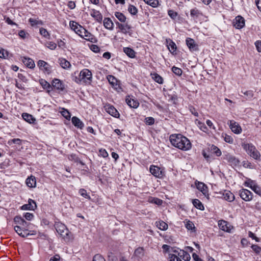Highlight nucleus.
I'll return each instance as SVG.
<instances>
[{
	"instance_id": "obj_38",
	"label": "nucleus",
	"mask_w": 261,
	"mask_h": 261,
	"mask_svg": "<svg viewBox=\"0 0 261 261\" xmlns=\"http://www.w3.org/2000/svg\"><path fill=\"white\" fill-rule=\"evenodd\" d=\"M115 16L121 22H124L126 20V17L121 12H116L115 13Z\"/></svg>"
},
{
	"instance_id": "obj_25",
	"label": "nucleus",
	"mask_w": 261,
	"mask_h": 261,
	"mask_svg": "<svg viewBox=\"0 0 261 261\" xmlns=\"http://www.w3.org/2000/svg\"><path fill=\"white\" fill-rule=\"evenodd\" d=\"M197 188L205 196L208 195V189L206 185L204 184L199 182L197 185Z\"/></svg>"
},
{
	"instance_id": "obj_48",
	"label": "nucleus",
	"mask_w": 261,
	"mask_h": 261,
	"mask_svg": "<svg viewBox=\"0 0 261 261\" xmlns=\"http://www.w3.org/2000/svg\"><path fill=\"white\" fill-rule=\"evenodd\" d=\"M128 11L132 15H136L138 12L137 8L133 5L129 6L128 8Z\"/></svg>"
},
{
	"instance_id": "obj_47",
	"label": "nucleus",
	"mask_w": 261,
	"mask_h": 261,
	"mask_svg": "<svg viewBox=\"0 0 261 261\" xmlns=\"http://www.w3.org/2000/svg\"><path fill=\"white\" fill-rule=\"evenodd\" d=\"M9 53L5 49H0V58L7 59L8 58Z\"/></svg>"
},
{
	"instance_id": "obj_41",
	"label": "nucleus",
	"mask_w": 261,
	"mask_h": 261,
	"mask_svg": "<svg viewBox=\"0 0 261 261\" xmlns=\"http://www.w3.org/2000/svg\"><path fill=\"white\" fill-rule=\"evenodd\" d=\"M40 85L44 89H49L51 88L50 85L45 80L41 79L39 81Z\"/></svg>"
},
{
	"instance_id": "obj_29",
	"label": "nucleus",
	"mask_w": 261,
	"mask_h": 261,
	"mask_svg": "<svg viewBox=\"0 0 261 261\" xmlns=\"http://www.w3.org/2000/svg\"><path fill=\"white\" fill-rule=\"evenodd\" d=\"M123 52L129 58H134L136 56V53L134 49L130 47H124Z\"/></svg>"
},
{
	"instance_id": "obj_10",
	"label": "nucleus",
	"mask_w": 261,
	"mask_h": 261,
	"mask_svg": "<svg viewBox=\"0 0 261 261\" xmlns=\"http://www.w3.org/2000/svg\"><path fill=\"white\" fill-rule=\"evenodd\" d=\"M107 79L111 86L117 91H119L121 90L119 84H118V81L115 77L112 75H109L107 76Z\"/></svg>"
},
{
	"instance_id": "obj_27",
	"label": "nucleus",
	"mask_w": 261,
	"mask_h": 261,
	"mask_svg": "<svg viewBox=\"0 0 261 261\" xmlns=\"http://www.w3.org/2000/svg\"><path fill=\"white\" fill-rule=\"evenodd\" d=\"M134 255L138 259L142 258L144 255V250L143 247L137 248L134 252Z\"/></svg>"
},
{
	"instance_id": "obj_52",
	"label": "nucleus",
	"mask_w": 261,
	"mask_h": 261,
	"mask_svg": "<svg viewBox=\"0 0 261 261\" xmlns=\"http://www.w3.org/2000/svg\"><path fill=\"white\" fill-rule=\"evenodd\" d=\"M200 14V11L196 8L192 9L190 11V15L192 17H198Z\"/></svg>"
},
{
	"instance_id": "obj_39",
	"label": "nucleus",
	"mask_w": 261,
	"mask_h": 261,
	"mask_svg": "<svg viewBox=\"0 0 261 261\" xmlns=\"http://www.w3.org/2000/svg\"><path fill=\"white\" fill-rule=\"evenodd\" d=\"M169 51L171 53H174L176 50V45L174 42L170 40L169 44L167 45Z\"/></svg>"
},
{
	"instance_id": "obj_14",
	"label": "nucleus",
	"mask_w": 261,
	"mask_h": 261,
	"mask_svg": "<svg viewBox=\"0 0 261 261\" xmlns=\"http://www.w3.org/2000/svg\"><path fill=\"white\" fill-rule=\"evenodd\" d=\"M14 230L19 236L23 238H25L31 234L29 232L28 229H24L20 226H15Z\"/></svg>"
},
{
	"instance_id": "obj_5",
	"label": "nucleus",
	"mask_w": 261,
	"mask_h": 261,
	"mask_svg": "<svg viewBox=\"0 0 261 261\" xmlns=\"http://www.w3.org/2000/svg\"><path fill=\"white\" fill-rule=\"evenodd\" d=\"M149 170L150 173L158 178H161L164 176V169H162L156 166L151 165Z\"/></svg>"
},
{
	"instance_id": "obj_18",
	"label": "nucleus",
	"mask_w": 261,
	"mask_h": 261,
	"mask_svg": "<svg viewBox=\"0 0 261 261\" xmlns=\"http://www.w3.org/2000/svg\"><path fill=\"white\" fill-rule=\"evenodd\" d=\"M221 194L224 199L229 202L234 200V196L230 191L225 190Z\"/></svg>"
},
{
	"instance_id": "obj_30",
	"label": "nucleus",
	"mask_w": 261,
	"mask_h": 261,
	"mask_svg": "<svg viewBox=\"0 0 261 261\" xmlns=\"http://www.w3.org/2000/svg\"><path fill=\"white\" fill-rule=\"evenodd\" d=\"M178 255L179 256L180 258L185 261H188L190 259L191 257L190 254L182 250H179V252L178 253Z\"/></svg>"
},
{
	"instance_id": "obj_15",
	"label": "nucleus",
	"mask_w": 261,
	"mask_h": 261,
	"mask_svg": "<svg viewBox=\"0 0 261 261\" xmlns=\"http://www.w3.org/2000/svg\"><path fill=\"white\" fill-rule=\"evenodd\" d=\"M36 207V202L31 199H29L28 203L23 205L21 206V209L23 210H34Z\"/></svg>"
},
{
	"instance_id": "obj_19",
	"label": "nucleus",
	"mask_w": 261,
	"mask_h": 261,
	"mask_svg": "<svg viewBox=\"0 0 261 261\" xmlns=\"http://www.w3.org/2000/svg\"><path fill=\"white\" fill-rule=\"evenodd\" d=\"M82 30L85 32V34L84 35L83 38H84L85 40H86L88 41H90L91 42L94 43V42H96V41H97L95 37L93 34H92L91 33L89 32L86 29H82Z\"/></svg>"
},
{
	"instance_id": "obj_12",
	"label": "nucleus",
	"mask_w": 261,
	"mask_h": 261,
	"mask_svg": "<svg viewBox=\"0 0 261 261\" xmlns=\"http://www.w3.org/2000/svg\"><path fill=\"white\" fill-rule=\"evenodd\" d=\"M228 124H229V127L232 132H233L234 133L239 134L241 133V127L234 120H230Z\"/></svg>"
},
{
	"instance_id": "obj_23",
	"label": "nucleus",
	"mask_w": 261,
	"mask_h": 261,
	"mask_svg": "<svg viewBox=\"0 0 261 261\" xmlns=\"http://www.w3.org/2000/svg\"><path fill=\"white\" fill-rule=\"evenodd\" d=\"M103 25L104 27L109 30H113L114 28V23L110 18L106 17L103 19Z\"/></svg>"
},
{
	"instance_id": "obj_57",
	"label": "nucleus",
	"mask_w": 261,
	"mask_h": 261,
	"mask_svg": "<svg viewBox=\"0 0 261 261\" xmlns=\"http://www.w3.org/2000/svg\"><path fill=\"white\" fill-rule=\"evenodd\" d=\"M252 190L256 194L261 196V188L259 186L257 185L256 186H253Z\"/></svg>"
},
{
	"instance_id": "obj_44",
	"label": "nucleus",
	"mask_w": 261,
	"mask_h": 261,
	"mask_svg": "<svg viewBox=\"0 0 261 261\" xmlns=\"http://www.w3.org/2000/svg\"><path fill=\"white\" fill-rule=\"evenodd\" d=\"M211 149L214 151L216 156H219L221 155V150L216 146L212 145L211 147Z\"/></svg>"
},
{
	"instance_id": "obj_22",
	"label": "nucleus",
	"mask_w": 261,
	"mask_h": 261,
	"mask_svg": "<svg viewBox=\"0 0 261 261\" xmlns=\"http://www.w3.org/2000/svg\"><path fill=\"white\" fill-rule=\"evenodd\" d=\"M72 124L77 128L82 129L84 124L82 122V121L77 117L74 116L71 119Z\"/></svg>"
},
{
	"instance_id": "obj_56",
	"label": "nucleus",
	"mask_w": 261,
	"mask_h": 261,
	"mask_svg": "<svg viewBox=\"0 0 261 261\" xmlns=\"http://www.w3.org/2000/svg\"><path fill=\"white\" fill-rule=\"evenodd\" d=\"M93 261H106V260L101 255L97 254L94 256Z\"/></svg>"
},
{
	"instance_id": "obj_46",
	"label": "nucleus",
	"mask_w": 261,
	"mask_h": 261,
	"mask_svg": "<svg viewBox=\"0 0 261 261\" xmlns=\"http://www.w3.org/2000/svg\"><path fill=\"white\" fill-rule=\"evenodd\" d=\"M245 186L249 187L251 190L252 189L253 186H256L257 185L255 182L250 179H249L245 182Z\"/></svg>"
},
{
	"instance_id": "obj_64",
	"label": "nucleus",
	"mask_w": 261,
	"mask_h": 261,
	"mask_svg": "<svg viewBox=\"0 0 261 261\" xmlns=\"http://www.w3.org/2000/svg\"><path fill=\"white\" fill-rule=\"evenodd\" d=\"M24 217L27 220H31L34 217V215L32 213H26L24 215Z\"/></svg>"
},
{
	"instance_id": "obj_61",
	"label": "nucleus",
	"mask_w": 261,
	"mask_h": 261,
	"mask_svg": "<svg viewBox=\"0 0 261 261\" xmlns=\"http://www.w3.org/2000/svg\"><path fill=\"white\" fill-rule=\"evenodd\" d=\"M251 248L256 253H259L261 252V247H260L257 245H252L251 246Z\"/></svg>"
},
{
	"instance_id": "obj_54",
	"label": "nucleus",
	"mask_w": 261,
	"mask_h": 261,
	"mask_svg": "<svg viewBox=\"0 0 261 261\" xmlns=\"http://www.w3.org/2000/svg\"><path fill=\"white\" fill-rule=\"evenodd\" d=\"M170 261H182L177 254H169Z\"/></svg>"
},
{
	"instance_id": "obj_32",
	"label": "nucleus",
	"mask_w": 261,
	"mask_h": 261,
	"mask_svg": "<svg viewBox=\"0 0 261 261\" xmlns=\"http://www.w3.org/2000/svg\"><path fill=\"white\" fill-rule=\"evenodd\" d=\"M23 62L28 67L32 69L35 67V63L34 61L30 58H24Z\"/></svg>"
},
{
	"instance_id": "obj_13",
	"label": "nucleus",
	"mask_w": 261,
	"mask_h": 261,
	"mask_svg": "<svg viewBox=\"0 0 261 261\" xmlns=\"http://www.w3.org/2000/svg\"><path fill=\"white\" fill-rule=\"evenodd\" d=\"M224 159L226 160L232 166H238L240 162L237 158L230 154H227L225 155Z\"/></svg>"
},
{
	"instance_id": "obj_36",
	"label": "nucleus",
	"mask_w": 261,
	"mask_h": 261,
	"mask_svg": "<svg viewBox=\"0 0 261 261\" xmlns=\"http://www.w3.org/2000/svg\"><path fill=\"white\" fill-rule=\"evenodd\" d=\"M70 27L76 34H77V30H80L79 27H82V25L78 24L77 22L71 21L69 23Z\"/></svg>"
},
{
	"instance_id": "obj_9",
	"label": "nucleus",
	"mask_w": 261,
	"mask_h": 261,
	"mask_svg": "<svg viewBox=\"0 0 261 261\" xmlns=\"http://www.w3.org/2000/svg\"><path fill=\"white\" fill-rule=\"evenodd\" d=\"M187 46L191 51H195L198 50V46L195 43L194 39L191 38H187L186 40Z\"/></svg>"
},
{
	"instance_id": "obj_49",
	"label": "nucleus",
	"mask_w": 261,
	"mask_h": 261,
	"mask_svg": "<svg viewBox=\"0 0 261 261\" xmlns=\"http://www.w3.org/2000/svg\"><path fill=\"white\" fill-rule=\"evenodd\" d=\"M79 193L81 194V196L88 199H90L91 198L90 195L87 194L86 190L84 189H80Z\"/></svg>"
},
{
	"instance_id": "obj_53",
	"label": "nucleus",
	"mask_w": 261,
	"mask_h": 261,
	"mask_svg": "<svg viewBox=\"0 0 261 261\" xmlns=\"http://www.w3.org/2000/svg\"><path fill=\"white\" fill-rule=\"evenodd\" d=\"M46 46L47 47L51 50H54L57 47V44L52 41L46 42Z\"/></svg>"
},
{
	"instance_id": "obj_60",
	"label": "nucleus",
	"mask_w": 261,
	"mask_h": 261,
	"mask_svg": "<svg viewBox=\"0 0 261 261\" xmlns=\"http://www.w3.org/2000/svg\"><path fill=\"white\" fill-rule=\"evenodd\" d=\"M151 202L160 205L162 204L163 201L161 199H159L158 198H153L151 200Z\"/></svg>"
},
{
	"instance_id": "obj_34",
	"label": "nucleus",
	"mask_w": 261,
	"mask_h": 261,
	"mask_svg": "<svg viewBox=\"0 0 261 261\" xmlns=\"http://www.w3.org/2000/svg\"><path fill=\"white\" fill-rule=\"evenodd\" d=\"M156 226L159 228V229L162 230H166L168 229V225L163 221H159V222H156Z\"/></svg>"
},
{
	"instance_id": "obj_6",
	"label": "nucleus",
	"mask_w": 261,
	"mask_h": 261,
	"mask_svg": "<svg viewBox=\"0 0 261 261\" xmlns=\"http://www.w3.org/2000/svg\"><path fill=\"white\" fill-rule=\"evenodd\" d=\"M241 198L246 201H249L252 199V193L248 190L243 189L239 193Z\"/></svg>"
},
{
	"instance_id": "obj_26",
	"label": "nucleus",
	"mask_w": 261,
	"mask_h": 261,
	"mask_svg": "<svg viewBox=\"0 0 261 261\" xmlns=\"http://www.w3.org/2000/svg\"><path fill=\"white\" fill-rule=\"evenodd\" d=\"M23 119L29 123H33L36 121L35 118L31 114L24 113L22 114Z\"/></svg>"
},
{
	"instance_id": "obj_58",
	"label": "nucleus",
	"mask_w": 261,
	"mask_h": 261,
	"mask_svg": "<svg viewBox=\"0 0 261 261\" xmlns=\"http://www.w3.org/2000/svg\"><path fill=\"white\" fill-rule=\"evenodd\" d=\"M23 220V219L21 218L20 216H16L14 219V222L16 224L19 225V226L21 225Z\"/></svg>"
},
{
	"instance_id": "obj_51",
	"label": "nucleus",
	"mask_w": 261,
	"mask_h": 261,
	"mask_svg": "<svg viewBox=\"0 0 261 261\" xmlns=\"http://www.w3.org/2000/svg\"><path fill=\"white\" fill-rule=\"evenodd\" d=\"M145 3L150 5L153 7H156L158 4V1L157 0H144Z\"/></svg>"
},
{
	"instance_id": "obj_3",
	"label": "nucleus",
	"mask_w": 261,
	"mask_h": 261,
	"mask_svg": "<svg viewBox=\"0 0 261 261\" xmlns=\"http://www.w3.org/2000/svg\"><path fill=\"white\" fill-rule=\"evenodd\" d=\"M243 148L250 156L255 160L259 159L260 156V153L253 145L252 144H245L243 145Z\"/></svg>"
},
{
	"instance_id": "obj_1",
	"label": "nucleus",
	"mask_w": 261,
	"mask_h": 261,
	"mask_svg": "<svg viewBox=\"0 0 261 261\" xmlns=\"http://www.w3.org/2000/svg\"><path fill=\"white\" fill-rule=\"evenodd\" d=\"M169 139L171 144L179 149L186 151L191 148L190 140L181 134H172Z\"/></svg>"
},
{
	"instance_id": "obj_16",
	"label": "nucleus",
	"mask_w": 261,
	"mask_h": 261,
	"mask_svg": "<svg viewBox=\"0 0 261 261\" xmlns=\"http://www.w3.org/2000/svg\"><path fill=\"white\" fill-rule=\"evenodd\" d=\"M52 86L54 88L61 91H63L65 89V86L62 82L58 79H55L52 81Z\"/></svg>"
},
{
	"instance_id": "obj_21",
	"label": "nucleus",
	"mask_w": 261,
	"mask_h": 261,
	"mask_svg": "<svg viewBox=\"0 0 261 261\" xmlns=\"http://www.w3.org/2000/svg\"><path fill=\"white\" fill-rule=\"evenodd\" d=\"M91 16L93 17L97 21L101 22L102 20V15L99 11L92 9L91 12Z\"/></svg>"
},
{
	"instance_id": "obj_28",
	"label": "nucleus",
	"mask_w": 261,
	"mask_h": 261,
	"mask_svg": "<svg viewBox=\"0 0 261 261\" xmlns=\"http://www.w3.org/2000/svg\"><path fill=\"white\" fill-rule=\"evenodd\" d=\"M59 63L60 66L64 69H69L71 66L70 62L64 58L59 59Z\"/></svg>"
},
{
	"instance_id": "obj_2",
	"label": "nucleus",
	"mask_w": 261,
	"mask_h": 261,
	"mask_svg": "<svg viewBox=\"0 0 261 261\" xmlns=\"http://www.w3.org/2000/svg\"><path fill=\"white\" fill-rule=\"evenodd\" d=\"M91 72L88 69H84L75 77L74 81L80 84H90L92 82Z\"/></svg>"
},
{
	"instance_id": "obj_43",
	"label": "nucleus",
	"mask_w": 261,
	"mask_h": 261,
	"mask_svg": "<svg viewBox=\"0 0 261 261\" xmlns=\"http://www.w3.org/2000/svg\"><path fill=\"white\" fill-rule=\"evenodd\" d=\"M61 113L62 116L64 118H65L66 119H69L70 118V117H71L70 113L67 110H66L64 108H63Z\"/></svg>"
},
{
	"instance_id": "obj_50",
	"label": "nucleus",
	"mask_w": 261,
	"mask_h": 261,
	"mask_svg": "<svg viewBox=\"0 0 261 261\" xmlns=\"http://www.w3.org/2000/svg\"><path fill=\"white\" fill-rule=\"evenodd\" d=\"M172 71L174 74L178 76L181 75L182 72V70L180 68L175 66H173L172 68Z\"/></svg>"
},
{
	"instance_id": "obj_45",
	"label": "nucleus",
	"mask_w": 261,
	"mask_h": 261,
	"mask_svg": "<svg viewBox=\"0 0 261 261\" xmlns=\"http://www.w3.org/2000/svg\"><path fill=\"white\" fill-rule=\"evenodd\" d=\"M242 92L246 96V99H251L253 96V92L251 90L246 91L243 92L242 91Z\"/></svg>"
},
{
	"instance_id": "obj_17",
	"label": "nucleus",
	"mask_w": 261,
	"mask_h": 261,
	"mask_svg": "<svg viewBox=\"0 0 261 261\" xmlns=\"http://www.w3.org/2000/svg\"><path fill=\"white\" fill-rule=\"evenodd\" d=\"M106 111L112 116L115 118H119L120 114L118 111L111 105H108L106 107Z\"/></svg>"
},
{
	"instance_id": "obj_4",
	"label": "nucleus",
	"mask_w": 261,
	"mask_h": 261,
	"mask_svg": "<svg viewBox=\"0 0 261 261\" xmlns=\"http://www.w3.org/2000/svg\"><path fill=\"white\" fill-rule=\"evenodd\" d=\"M55 228L57 232L63 238H65L68 235L69 230L66 226L62 223H57L55 224Z\"/></svg>"
},
{
	"instance_id": "obj_8",
	"label": "nucleus",
	"mask_w": 261,
	"mask_h": 261,
	"mask_svg": "<svg viewBox=\"0 0 261 261\" xmlns=\"http://www.w3.org/2000/svg\"><path fill=\"white\" fill-rule=\"evenodd\" d=\"M233 24L236 29H242L245 26V19L241 16L238 15L233 20Z\"/></svg>"
},
{
	"instance_id": "obj_62",
	"label": "nucleus",
	"mask_w": 261,
	"mask_h": 261,
	"mask_svg": "<svg viewBox=\"0 0 261 261\" xmlns=\"http://www.w3.org/2000/svg\"><path fill=\"white\" fill-rule=\"evenodd\" d=\"M146 123L148 125H152L154 123V119L153 118L149 117L146 118Z\"/></svg>"
},
{
	"instance_id": "obj_33",
	"label": "nucleus",
	"mask_w": 261,
	"mask_h": 261,
	"mask_svg": "<svg viewBox=\"0 0 261 261\" xmlns=\"http://www.w3.org/2000/svg\"><path fill=\"white\" fill-rule=\"evenodd\" d=\"M192 203L196 208L200 210H204V206L199 199H193L192 201Z\"/></svg>"
},
{
	"instance_id": "obj_31",
	"label": "nucleus",
	"mask_w": 261,
	"mask_h": 261,
	"mask_svg": "<svg viewBox=\"0 0 261 261\" xmlns=\"http://www.w3.org/2000/svg\"><path fill=\"white\" fill-rule=\"evenodd\" d=\"M185 227L188 230H190L191 232H195L196 231V228L194 223L190 220L185 222Z\"/></svg>"
},
{
	"instance_id": "obj_7",
	"label": "nucleus",
	"mask_w": 261,
	"mask_h": 261,
	"mask_svg": "<svg viewBox=\"0 0 261 261\" xmlns=\"http://www.w3.org/2000/svg\"><path fill=\"white\" fill-rule=\"evenodd\" d=\"M37 65L45 73L49 74L51 72V66L47 62L43 60H39L37 63Z\"/></svg>"
},
{
	"instance_id": "obj_40",
	"label": "nucleus",
	"mask_w": 261,
	"mask_h": 261,
	"mask_svg": "<svg viewBox=\"0 0 261 261\" xmlns=\"http://www.w3.org/2000/svg\"><path fill=\"white\" fill-rule=\"evenodd\" d=\"M132 27L127 23H125L124 27L122 31L124 34H128L129 35L132 34Z\"/></svg>"
},
{
	"instance_id": "obj_37",
	"label": "nucleus",
	"mask_w": 261,
	"mask_h": 261,
	"mask_svg": "<svg viewBox=\"0 0 261 261\" xmlns=\"http://www.w3.org/2000/svg\"><path fill=\"white\" fill-rule=\"evenodd\" d=\"M29 21L31 23L32 26L43 24V22L41 20H37L36 19H34L33 18H30L29 19Z\"/></svg>"
},
{
	"instance_id": "obj_63",
	"label": "nucleus",
	"mask_w": 261,
	"mask_h": 261,
	"mask_svg": "<svg viewBox=\"0 0 261 261\" xmlns=\"http://www.w3.org/2000/svg\"><path fill=\"white\" fill-rule=\"evenodd\" d=\"M90 49L94 53H98L100 51V48L97 45L94 44L91 46Z\"/></svg>"
},
{
	"instance_id": "obj_42",
	"label": "nucleus",
	"mask_w": 261,
	"mask_h": 261,
	"mask_svg": "<svg viewBox=\"0 0 261 261\" xmlns=\"http://www.w3.org/2000/svg\"><path fill=\"white\" fill-rule=\"evenodd\" d=\"M40 33L41 35H42L44 37L46 38L49 39L50 38V34L47 32V31L41 28L40 29Z\"/></svg>"
},
{
	"instance_id": "obj_55",
	"label": "nucleus",
	"mask_w": 261,
	"mask_h": 261,
	"mask_svg": "<svg viewBox=\"0 0 261 261\" xmlns=\"http://www.w3.org/2000/svg\"><path fill=\"white\" fill-rule=\"evenodd\" d=\"M168 14L172 19H175L177 16V13L173 10H169Z\"/></svg>"
},
{
	"instance_id": "obj_11",
	"label": "nucleus",
	"mask_w": 261,
	"mask_h": 261,
	"mask_svg": "<svg viewBox=\"0 0 261 261\" xmlns=\"http://www.w3.org/2000/svg\"><path fill=\"white\" fill-rule=\"evenodd\" d=\"M218 226L220 229L227 232H230L231 229L232 228L227 221L223 220L218 221Z\"/></svg>"
},
{
	"instance_id": "obj_24",
	"label": "nucleus",
	"mask_w": 261,
	"mask_h": 261,
	"mask_svg": "<svg viewBox=\"0 0 261 261\" xmlns=\"http://www.w3.org/2000/svg\"><path fill=\"white\" fill-rule=\"evenodd\" d=\"M26 185L30 188H34L36 187V181L35 176H31L27 178L25 180Z\"/></svg>"
},
{
	"instance_id": "obj_59",
	"label": "nucleus",
	"mask_w": 261,
	"mask_h": 261,
	"mask_svg": "<svg viewBox=\"0 0 261 261\" xmlns=\"http://www.w3.org/2000/svg\"><path fill=\"white\" fill-rule=\"evenodd\" d=\"M21 142V140L20 139L17 138V139H13L9 140L8 141V143L9 145L12 144V143L20 144Z\"/></svg>"
},
{
	"instance_id": "obj_20",
	"label": "nucleus",
	"mask_w": 261,
	"mask_h": 261,
	"mask_svg": "<svg viewBox=\"0 0 261 261\" xmlns=\"http://www.w3.org/2000/svg\"><path fill=\"white\" fill-rule=\"evenodd\" d=\"M126 103L130 107L133 108H137L138 107L139 105V103L138 100H135V99L130 98L129 96H128L126 98Z\"/></svg>"
},
{
	"instance_id": "obj_35",
	"label": "nucleus",
	"mask_w": 261,
	"mask_h": 261,
	"mask_svg": "<svg viewBox=\"0 0 261 261\" xmlns=\"http://www.w3.org/2000/svg\"><path fill=\"white\" fill-rule=\"evenodd\" d=\"M152 79L154 80L155 82L156 83L162 84L164 82L163 78L160 76L159 74H158L156 73H154L152 74Z\"/></svg>"
}]
</instances>
